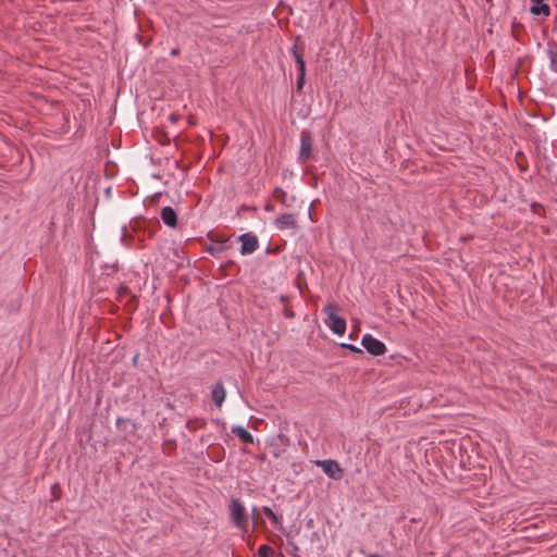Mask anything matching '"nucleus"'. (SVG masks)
I'll return each mask as SVG.
<instances>
[{
  "label": "nucleus",
  "instance_id": "nucleus-10",
  "mask_svg": "<svg viewBox=\"0 0 557 557\" xmlns=\"http://www.w3.org/2000/svg\"><path fill=\"white\" fill-rule=\"evenodd\" d=\"M232 433H234L243 443L252 444L253 436L242 425H234L231 429Z\"/></svg>",
  "mask_w": 557,
  "mask_h": 557
},
{
  "label": "nucleus",
  "instance_id": "nucleus-20",
  "mask_svg": "<svg viewBox=\"0 0 557 557\" xmlns=\"http://www.w3.org/2000/svg\"><path fill=\"white\" fill-rule=\"evenodd\" d=\"M297 552H298V547L296 545H293V549H292L290 554L295 556Z\"/></svg>",
  "mask_w": 557,
  "mask_h": 557
},
{
  "label": "nucleus",
  "instance_id": "nucleus-17",
  "mask_svg": "<svg viewBox=\"0 0 557 557\" xmlns=\"http://www.w3.org/2000/svg\"><path fill=\"white\" fill-rule=\"evenodd\" d=\"M343 348H347L351 351H355V352H359V354H362V350L354 345H350V344H342L341 345Z\"/></svg>",
  "mask_w": 557,
  "mask_h": 557
},
{
  "label": "nucleus",
  "instance_id": "nucleus-11",
  "mask_svg": "<svg viewBox=\"0 0 557 557\" xmlns=\"http://www.w3.org/2000/svg\"><path fill=\"white\" fill-rule=\"evenodd\" d=\"M293 55H294L295 62L297 64L298 74L306 75V63H305L302 54L300 52H298L296 46H294Z\"/></svg>",
  "mask_w": 557,
  "mask_h": 557
},
{
  "label": "nucleus",
  "instance_id": "nucleus-18",
  "mask_svg": "<svg viewBox=\"0 0 557 557\" xmlns=\"http://www.w3.org/2000/svg\"><path fill=\"white\" fill-rule=\"evenodd\" d=\"M51 491H52V494L54 495V497L58 498L59 494L57 495V493L60 492V486L58 484H54V485H52Z\"/></svg>",
  "mask_w": 557,
  "mask_h": 557
},
{
  "label": "nucleus",
  "instance_id": "nucleus-9",
  "mask_svg": "<svg viewBox=\"0 0 557 557\" xmlns=\"http://www.w3.org/2000/svg\"><path fill=\"white\" fill-rule=\"evenodd\" d=\"M161 219L163 223L170 227H175L177 224V214L172 207H164L161 209Z\"/></svg>",
  "mask_w": 557,
  "mask_h": 557
},
{
  "label": "nucleus",
  "instance_id": "nucleus-1",
  "mask_svg": "<svg viewBox=\"0 0 557 557\" xmlns=\"http://www.w3.org/2000/svg\"><path fill=\"white\" fill-rule=\"evenodd\" d=\"M230 518L232 523L243 532L248 531L249 519L245 506L239 499L233 498L230 504Z\"/></svg>",
  "mask_w": 557,
  "mask_h": 557
},
{
  "label": "nucleus",
  "instance_id": "nucleus-13",
  "mask_svg": "<svg viewBox=\"0 0 557 557\" xmlns=\"http://www.w3.org/2000/svg\"><path fill=\"white\" fill-rule=\"evenodd\" d=\"M263 513L272 521L274 525H278L281 519L276 516V513L270 507L262 508Z\"/></svg>",
  "mask_w": 557,
  "mask_h": 557
},
{
  "label": "nucleus",
  "instance_id": "nucleus-7",
  "mask_svg": "<svg viewBox=\"0 0 557 557\" xmlns=\"http://www.w3.org/2000/svg\"><path fill=\"white\" fill-rule=\"evenodd\" d=\"M274 225L277 230H290L296 227V218L293 213H283L274 220Z\"/></svg>",
  "mask_w": 557,
  "mask_h": 557
},
{
  "label": "nucleus",
  "instance_id": "nucleus-4",
  "mask_svg": "<svg viewBox=\"0 0 557 557\" xmlns=\"http://www.w3.org/2000/svg\"><path fill=\"white\" fill-rule=\"evenodd\" d=\"M361 344L372 356H382L386 351L385 344L370 334L363 335Z\"/></svg>",
  "mask_w": 557,
  "mask_h": 557
},
{
  "label": "nucleus",
  "instance_id": "nucleus-8",
  "mask_svg": "<svg viewBox=\"0 0 557 557\" xmlns=\"http://www.w3.org/2000/svg\"><path fill=\"white\" fill-rule=\"evenodd\" d=\"M211 397L216 407L221 408L226 397V391L221 382H218L212 386Z\"/></svg>",
  "mask_w": 557,
  "mask_h": 557
},
{
  "label": "nucleus",
  "instance_id": "nucleus-19",
  "mask_svg": "<svg viewBox=\"0 0 557 557\" xmlns=\"http://www.w3.org/2000/svg\"><path fill=\"white\" fill-rule=\"evenodd\" d=\"M82 102L84 108H86L87 106H90V98H82Z\"/></svg>",
  "mask_w": 557,
  "mask_h": 557
},
{
  "label": "nucleus",
  "instance_id": "nucleus-22",
  "mask_svg": "<svg viewBox=\"0 0 557 557\" xmlns=\"http://www.w3.org/2000/svg\"><path fill=\"white\" fill-rule=\"evenodd\" d=\"M369 557H382V556H380V555H375V554H374V555H371V556H369Z\"/></svg>",
  "mask_w": 557,
  "mask_h": 557
},
{
  "label": "nucleus",
  "instance_id": "nucleus-2",
  "mask_svg": "<svg viewBox=\"0 0 557 557\" xmlns=\"http://www.w3.org/2000/svg\"><path fill=\"white\" fill-rule=\"evenodd\" d=\"M335 306L332 304H327L324 307V311L327 313V318L325 320V324L332 330L333 333L337 335H343L346 331V321L336 315L335 312Z\"/></svg>",
  "mask_w": 557,
  "mask_h": 557
},
{
  "label": "nucleus",
  "instance_id": "nucleus-21",
  "mask_svg": "<svg viewBox=\"0 0 557 557\" xmlns=\"http://www.w3.org/2000/svg\"><path fill=\"white\" fill-rule=\"evenodd\" d=\"M177 53V50L176 49H173L172 50V54H176Z\"/></svg>",
  "mask_w": 557,
  "mask_h": 557
},
{
  "label": "nucleus",
  "instance_id": "nucleus-14",
  "mask_svg": "<svg viewBox=\"0 0 557 557\" xmlns=\"http://www.w3.org/2000/svg\"><path fill=\"white\" fill-rule=\"evenodd\" d=\"M273 553V549L268 545H261L258 549L259 557H271Z\"/></svg>",
  "mask_w": 557,
  "mask_h": 557
},
{
  "label": "nucleus",
  "instance_id": "nucleus-15",
  "mask_svg": "<svg viewBox=\"0 0 557 557\" xmlns=\"http://www.w3.org/2000/svg\"><path fill=\"white\" fill-rule=\"evenodd\" d=\"M550 69L557 73V51H549Z\"/></svg>",
  "mask_w": 557,
  "mask_h": 557
},
{
  "label": "nucleus",
  "instance_id": "nucleus-5",
  "mask_svg": "<svg viewBox=\"0 0 557 557\" xmlns=\"http://www.w3.org/2000/svg\"><path fill=\"white\" fill-rule=\"evenodd\" d=\"M238 240L242 243L240 253L244 256L251 255L259 248L258 237L250 232L242 234Z\"/></svg>",
  "mask_w": 557,
  "mask_h": 557
},
{
  "label": "nucleus",
  "instance_id": "nucleus-12",
  "mask_svg": "<svg viewBox=\"0 0 557 557\" xmlns=\"http://www.w3.org/2000/svg\"><path fill=\"white\" fill-rule=\"evenodd\" d=\"M531 12L535 15L543 14L545 16H548L549 15V7L545 3H541L537 1L534 5H532Z\"/></svg>",
  "mask_w": 557,
  "mask_h": 557
},
{
  "label": "nucleus",
  "instance_id": "nucleus-6",
  "mask_svg": "<svg viewBox=\"0 0 557 557\" xmlns=\"http://www.w3.org/2000/svg\"><path fill=\"white\" fill-rule=\"evenodd\" d=\"M312 156V137L310 133L302 132L300 135L299 159L307 161Z\"/></svg>",
  "mask_w": 557,
  "mask_h": 557
},
{
  "label": "nucleus",
  "instance_id": "nucleus-3",
  "mask_svg": "<svg viewBox=\"0 0 557 557\" xmlns=\"http://www.w3.org/2000/svg\"><path fill=\"white\" fill-rule=\"evenodd\" d=\"M315 465L320 467L330 479L341 480L343 476V469L336 460H317Z\"/></svg>",
  "mask_w": 557,
  "mask_h": 557
},
{
  "label": "nucleus",
  "instance_id": "nucleus-16",
  "mask_svg": "<svg viewBox=\"0 0 557 557\" xmlns=\"http://www.w3.org/2000/svg\"><path fill=\"white\" fill-rule=\"evenodd\" d=\"M305 77H306V75L298 74V77H297V90L298 91H300L302 89V87H304Z\"/></svg>",
  "mask_w": 557,
  "mask_h": 557
}]
</instances>
